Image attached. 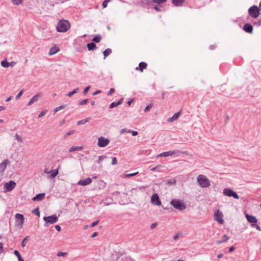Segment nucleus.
I'll return each mask as SVG.
<instances>
[{"label": "nucleus", "mask_w": 261, "mask_h": 261, "mask_svg": "<svg viewBox=\"0 0 261 261\" xmlns=\"http://www.w3.org/2000/svg\"><path fill=\"white\" fill-rule=\"evenodd\" d=\"M70 28L69 22L66 20L62 19L59 21L57 26V30L59 32H66Z\"/></svg>", "instance_id": "obj_1"}, {"label": "nucleus", "mask_w": 261, "mask_h": 261, "mask_svg": "<svg viewBox=\"0 0 261 261\" xmlns=\"http://www.w3.org/2000/svg\"><path fill=\"white\" fill-rule=\"evenodd\" d=\"M15 226L19 229L23 227L24 222V217L22 214L17 213L14 216Z\"/></svg>", "instance_id": "obj_2"}, {"label": "nucleus", "mask_w": 261, "mask_h": 261, "mask_svg": "<svg viewBox=\"0 0 261 261\" xmlns=\"http://www.w3.org/2000/svg\"><path fill=\"white\" fill-rule=\"evenodd\" d=\"M197 181L200 187L206 188L210 186L209 179L204 175H199L197 177Z\"/></svg>", "instance_id": "obj_3"}, {"label": "nucleus", "mask_w": 261, "mask_h": 261, "mask_svg": "<svg viewBox=\"0 0 261 261\" xmlns=\"http://www.w3.org/2000/svg\"><path fill=\"white\" fill-rule=\"evenodd\" d=\"M170 203L174 208L180 211L184 210L186 207L185 204L179 200L173 199Z\"/></svg>", "instance_id": "obj_4"}, {"label": "nucleus", "mask_w": 261, "mask_h": 261, "mask_svg": "<svg viewBox=\"0 0 261 261\" xmlns=\"http://www.w3.org/2000/svg\"><path fill=\"white\" fill-rule=\"evenodd\" d=\"M223 194L228 197H233L234 199H238L239 196L237 193L230 189L225 188L223 190Z\"/></svg>", "instance_id": "obj_5"}, {"label": "nucleus", "mask_w": 261, "mask_h": 261, "mask_svg": "<svg viewBox=\"0 0 261 261\" xmlns=\"http://www.w3.org/2000/svg\"><path fill=\"white\" fill-rule=\"evenodd\" d=\"M43 220L45 222L44 226H46L47 224H54L57 222L58 218L56 215H51L50 216L44 217Z\"/></svg>", "instance_id": "obj_6"}, {"label": "nucleus", "mask_w": 261, "mask_h": 261, "mask_svg": "<svg viewBox=\"0 0 261 261\" xmlns=\"http://www.w3.org/2000/svg\"><path fill=\"white\" fill-rule=\"evenodd\" d=\"M248 13L253 18L257 17L259 14L258 8L256 6L251 7L248 10Z\"/></svg>", "instance_id": "obj_7"}, {"label": "nucleus", "mask_w": 261, "mask_h": 261, "mask_svg": "<svg viewBox=\"0 0 261 261\" xmlns=\"http://www.w3.org/2000/svg\"><path fill=\"white\" fill-rule=\"evenodd\" d=\"M110 140L108 139L101 137L98 139L97 145L100 147H104L107 146Z\"/></svg>", "instance_id": "obj_8"}, {"label": "nucleus", "mask_w": 261, "mask_h": 261, "mask_svg": "<svg viewBox=\"0 0 261 261\" xmlns=\"http://www.w3.org/2000/svg\"><path fill=\"white\" fill-rule=\"evenodd\" d=\"M214 219L217 221L220 224H223L224 220L223 219V214L219 210H218L217 212L214 214Z\"/></svg>", "instance_id": "obj_9"}, {"label": "nucleus", "mask_w": 261, "mask_h": 261, "mask_svg": "<svg viewBox=\"0 0 261 261\" xmlns=\"http://www.w3.org/2000/svg\"><path fill=\"white\" fill-rule=\"evenodd\" d=\"M10 161L8 159L3 160L0 164V175L3 174Z\"/></svg>", "instance_id": "obj_10"}, {"label": "nucleus", "mask_w": 261, "mask_h": 261, "mask_svg": "<svg viewBox=\"0 0 261 261\" xmlns=\"http://www.w3.org/2000/svg\"><path fill=\"white\" fill-rule=\"evenodd\" d=\"M16 185V183L14 181L10 180L8 182H7L5 184L4 188L6 191L10 192L14 189Z\"/></svg>", "instance_id": "obj_11"}, {"label": "nucleus", "mask_w": 261, "mask_h": 261, "mask_svg": "<svg viewBox=\"0 0 261 261\" xmlns=\"http://www.w3.org/2000/svg\"><path fill=\"white\" fill-rule=\"evenodd\" d=\"M151 203L155 205L159 206L161 204V201L157 194H153L151 198Z\"/></svg>", "instance_id": "obj_12"}, {"label": "nucleus", "mask_w": 261, "mask_h": 261, "mask_svg": "<svg viewBox=\"0 0 261 261\" xmlns=\"http://www.w3.org/2000/svg\"><path fill=\"white\" fill-rule=\"evenodd\" d=\"M92 179L90 177H88L87 178L83 180H80L77 184L82 186H86L87 185H89L92 182Z\"/></svg>", "instance_id": "obj_13"}, {"label": "nucleus", "mask_w": 261, "mask_h": 261, "mask_svg": "<svg viewBox=\"0 0 261 261\" xmlns=\"http://www.w3.org/2000/svg\"><path fill=\"white\" fill-rule=\"evenodd\" d=\"M175 154V151H170L167 152H164L158 154L156 158H159L160 157H167L169 156H172Z\"/></svg>", "instance_id": "obj_14"}, {"label": "nucleus", "mask_w": 261, "mask_h": 261, "mask_svg": "<svg viewBox=\"0 0 261 261\" xmlns=\"http://www.w3.org/2000/svg\"><path fill=\"white\" fill-rule=\"evenodd\" d=\"M41 95L40 93H37L35 96H34L29 102L28 106L32 105L34 102H36L38 100L39 98L40 97Z\"/></svg>", "instance_id": "obj_15"}, {"label": "nucleus", "mask_w": 261, "mask_h": 261, "mask_svg": "<svg viewBox=\"0 0 261 261\" xmlns=\"http://www.w3.org/2000/svg\"><path fill=\"white\" fill-rule=\"evenodd\" d=\"M147 64L145 62H142L139 63V66L136 68V70H139L141 72L143 71V69H146Z\"/></svg>", "instance_id": "obj_16"}, {"label": "nucleus", "mask_w": 261, "mask_h": 261, "mask_svg": "<svg viewBox=\"0 0 261 261\" xmlns=\"http://www.w3.org/2000/svg\"><path fill=\"white\" fill-rule=\"evenodd\" d=\"M243 29L247 33H252L253 27L251 24L246 23L244 25Z\"/></svg>", "instance_id": "obj_17"}, {"label": "nucleus", "mask_w": 261, "mask_h": 261, "mask_svg": "<svg viewBox=\"0 0 261 261\" xmlns=\"http://www.w3.org/2000/svg\"><path fill=\"white\" fill-rule=\"evenodd\" d=\"M246 217L248 221L250 223H255L257 222V220L256 219V218L253 216L247 214L246 215Z\"/></svg>", "instance_id": "obj_18"}, {"label": "nucleus", "mask_w": 261, "mask_h": 261, "mask_svg": "<svg viewBox=\"0 0 261 261\" xmlns=\"http://www.w3.org/2000/svg\"><path fill=\"white\" fill-rule=\"evenodd\" d=\"M60 50V48L56 46L51 47L49 51V55L52 56Z\"/></svg>", "instance_id": "obj_19"}, {"label": "nucleus", "mask_w": 261, "mask_h": 261, "mask_svg": "<svg viewBox=\"0 0 261 261\" xmlns=\"http://www.w3.org/2000/svg\"><path fill=\"white\" fill-rule=\"evenodd\" d=\"M45 194L43 193L38 194L33 198V201H40L44 199Z\"/></svg>", "instance_id": "obj_20"}, {"label": "nucleus", "mask_w": 261, "mask_h": 261, "mask_svg": "<svg viewBox=\"0 0 261 261\" xmlns=\"http://www.w3.org/2000/svg\"><path fill=\"white\" fill-rule=\"evenodd\" d=\"M185 0H172V4L176 6H181Z\"/></svg>", "instance_id": "obj_21"}, {"label": "nucleus", "mask_w": 261, "mask_h": 261, "mask_svg": "<svg viewBox=\"0 0 261 261\" xmlns=\"http://www.w3.org/2000/svg\"><path fill=\"white\" fill-rule=\"evenodd\" d=\"M229 240V238L228 237H227L226 234H224L223 236L222 240H220V241H218L217 242V244L219 245L223 243L226 242V241H227Z\"/></svg>", "instance_id": "obj_22"}, {"label": "nucleus", "mask_w": 261, "mask_h": 261, "mask_svg": "<svg viewBox=\"0 0 261 261\" xmlns=\"http://www.w3.org/2000/svg\"><path fill=\"white\" fill-rule=\"evenodd\" d=\"M180 114V112H178V113H175L173 116L171 118H170L168 119V122H172L173 121V120H176L179 116Z\"/></svg>", "instance_id": "obj_23"}, {"label": "nucleus", "mask_w": 261, "mask_h": 261, "mask_svg": "<svg viewBox=\"0 0 261 261\" xmlns=\"http://www.w3.org/2000/svg\"><path fill=\"white\" fill-rule=\"evenodd\" d=\"M122 102V99L120 100L117 102H113L112 103H111V105H110L109 107H110V109L114 108V107H117V106L120 105V104H121Z\"/></svg>", "instance_id": "obj_24"}, {"label": "nucleus", "mask_w": 261, "mask_h": 261, "mask_svg": "<svg viewBox=\"0 0 261 261\" xmlns=\"http://www.w3.org/2000/svg\"><path fill=\"white\" fill-rule=\"evenodd\" d=\"M82 150V147L81 146H72L69 148V152H72L76 150Z\"/></svg>", "instance_id": "obj_25"}, {"label": "nucleus", "mask_w": 261, "mask_h": 261, "mask_svg": "<svg viewBox=\"0 0 261 261\" xmlns=\"http://www.w3.org/2000/svg\"><path fill=\"white\" fill-rule=\"evenodd\" d=\"M165 182L166 185H173L176 184V180L174 178L166 180L165 181Z\"/></svg>", "instance_id": "obj_26"}, {"label": "nucleus", "mask_w": 261, "mask_h": 261, "mask_svg": "<svg viewBox=\"0 0 261 261\" xmlns=\"http://www.w3.org/2000/svg\"><path fill=\"white\" fill-rule=\"evenodd\" d=\"M87 47L89 50H92L96 48V46L95 43H90L87 44Z\"/></svg>", "instance_id": "obj_27"}, {"label": "nucleus", "mask_w": 261, "mask_h": 261, "mask_svg": "<svg viewBox=\"0 0 261 261\" xmlns=\"http://www.w3.org/2000/svg\"><path fill=\"white\" fill-rule=\"evenodd\" d=\"M112 53V50L110 48L106 49L103 51L104 58L105 59L108 56L110 55Z\"/></svg>", "instance_id": "obj_28"}, {"label": "nucleus", "mask_w": 261, "mask_h": 261, "mask_svg": "<svg viewBox=\"0 0 261 261\" xmlns=\"http://www.w3.org/2000/svg\"><path fill=\"white\" fill-rule=\"evenodd\" d=\"M1 66L5 68L8 67H9V62H7L6 60H4L2 61Z\"/></svg>", "instance_id": "obj_29"}, {"label": "nucleus", "mask_w": 261, "mask_h": 261, "mask_svg": "<svg viewBox=\"0 0 261 261\" xmlns=\"http://www.w3.org/2000/svg\"><path fill=\"white\" fill-rule=\"evenodd\" d=\"M66 105H63V106H60L57 107L54 110V113H56L58 111L65 109L66 108Z\"/></svg>", "instance_id": "obj_30"}, {"label": "nucleus", "mask_w": 261, "mask_h": 261, "mask_svg": "<svg viewBox=\"0 0 261 261\" xmlns=\"http://www.w3.org/2000/svg\"><path fill=\"white\" fill-rule=\"evenodd\" d=\"M59 173V170L56 169L55 170L53 173L49 175V177L51 178H55Z\"/></svg>", "instance_id": "obj_31"}, {"label": "nucleus", "mask_w": 261, "mask_h": 261, "mask_svg": "<svg viewBox=\"0 0 261 261\" xmlns=\"http://www.w3.org/2000/svg\"><path fill=\"white\" fill-rule=\"evenodd\" d=\"M11 2L14 5H19L22 3L23 0H11Z\"/></svg>", "instance_id": "obj_32"}, {"label": "nucleus", "mask_w": 261, "mask_h": 261, "mask_svg": "<svg viewBox=\"0 0 261 261\" xmlns=\"http://www.w3.org/2000/svg\"><path fill=\"white\" fill-rule=\"evenodd\" d=\"M167 0H152L153 3L155 4H157L158 5H161L162 4H164L167 2Z\"/></svg>", "instance_id": "obj_33"}, {"label": "nucleus", "mask_w": 261, "mask_h": 261, "mask_svg": "<svg viewBox=\"0 0 261 261\" xmlns=\"http://www.w3.org/2000/svg\"><path fill=\"white\" fill-rule=\"evenodd\" d=\"M138 174V172H136L133 173H130V174H125L123 175V177L128 178L132 176H135Z\"/></svg>", "instance_id": "obj_34"}, {"label": "nucleus", "mask_w": 261, "mask_h": 261, "mask_svg": "<svg viewBox=\"0 0 261 261\" xmlns=\"http://www.w3.org/2000/svg\"><path fill=\"white\" fill-rule=\"evenodd\" d=\"M15 138L16 139V140L18 141V142H19L20 143L22 142L23 141V139L22 138V137H21V136H20L19 135L16 134L15 135Z\"/></svg>", "instance_id": "obj_35"}, {"label": "nucleus", "mask_w": 261, "mask_h": 261, "mask_svg": "<svg viewBox=\"0 0 261 261\" xmlns=\"http://www.w3.org/2000/svg\"><path fill=\"white\" fill-rule=\"evenodd\" d=\"M89 118H87L85 119H83L82 120H80L77 122V124L78 125L84 124L87 123L89 121Z\"/></svg>", "instance_id": "obj_36"}, {"label": "nucleus", "mask_w": 261, "mask_h": 261, "mask_svg": "<svg viewBox=\"0 0 261 261\" xmlns=\"http://www.w3.org/2000/svg\"><path fill=\"white\" fill-rule=\"evenodd\" d=\"M79 91V88H76L72 91L68 93L67 95L69 97L71 96L73 94L76 93Z\"/></svg>", "instance_id": "obj_37"}, {"label": "nucleus", "mask_w": 261, "mask_h": 261, "mask_svg": "<svg viewBox=\"0 0 261 261\" xmlns=\"http://www.w3.org/2000/svg\"><path fill=\"white\" fill-rule=\"evenodd\" d=\"M101 40V37L99 35L96 36L93 39V41L96 42H99Z\"/></svg>", "instance_id": "obj_38"}, {"label": "nucleus", "mask_w": 261, "mask_h": 261, "mask_svg": "<svg viewBox=\"0 0 261 261\" xmlns=\"http://www.w3.org/2000/svg\"><path fill=\"white\" fill-rule=\"evenodd\" d=\"M33 213L35 215L40 216V212L38 208H36L33 211Z\"/></svg>", "instance_id": "obj_39"}, {"label": "nucleus", "mask_w": 261, "mask_h": 261, "mask_svg": "<svg viewBox=\"0 0 261 261\" xmlns=\"http://www.w3.org/2000/svg\"><path fill=\"white\" fill-rule=\"evenodd\" d=\"M153 9L156 11V12H161V7L160 6H155L153 7Z\"/></svg>", "instance_id": "obj_40"}, {"label": "nucleus", "mask_w": 261, "mask_h": 261, "mask_svg": "<svg viewBox=\"0 0 261 261\" xmlns=\"http://www.w3.org/2000/svg\"><path fill=\"white\" fill-rule=\"evenodd\" d=\"M47 110H44V111H42L40 113V114L38 116V117L39 118H41L42 117V116H44L46 113H47Z\"/></svg>", "instance_id": "obj_41"}, {"label": "nucleus", "mask_w": 261, "mask_h": 261, "mask_svg": "<svg viewBox=\"0 0 261 261\" xmlns=\"http://www.w3.org/2000/svg\"><path fill=\"white\" fill-rule=\"evenodd\" d=\"M74 133H75V131L74 130H71V131H70L69 132H67L65 135V138L68 137L69 136H70V135L73 134Z\"/></svg>", "instance_id": "obj_42"}, {"label": "nucleus", "mask_w": 261, "mask_h": 261, "mask_svg": "<svg viewBox=\"0 0 261 261\" xmlns=\"http://www.w3.org/2000/svg\"><path fill=\"white\" fill-rule=\"evenodd\" d=\"M117 163V160L116 158L113 157L112 159V164L113 165H116Z\"/></svg>", "instance_id": "obj_43"}, {"label": "nucleus", "mask_w": 261, "mask_h": 261, "mask_svg": "<svg viewBox=\"0 0 261 261\" xmlns=\"http://www.w3.org/2000/svg\"><path fill=\"white\" fill-rule=\"evenodd\" d=\"M23 90H21L18 93V94L16 95V99H18V98H19L21 95H22L23 94Z\"/></svg>", "instance_id": "obj_44"}, {"label": "nucleus", "mask_w": 261, "mask_h": 261, "mask_svg": "<svg viewBox=\"0 0 261 261\" xmlns=\"http://www.w3.org/2000/svg\"><path fill=\"white\" fill-rule=\"evenodd\" d=\"M67 255L66 252H59L57 254L58 256H64Z\"/></svg>", "instance_id": "obj_45"}, {"label": "nucleus", "mask_w": 261, "mask_h": 261, "mask_svg": "<svg viewBox=\"0 0 261 261\" xmlns=\"http://www.w3.org/2000/svg\"><path fill=\"white\" fill-rule=\"evenodd\" d=\"M14 253V254L18 258H19L21 257L20 254L19 253V252L18 250H15Z\"/></svg>", "instance_id": "obj_46"}, {"label": "nucleus", "mask_w": 261, "mask_h": 261, "mask_svg": "<svg viewBox=\"0 0 261 261\" xmlns=\"http://www.w3.org/2000/svg\"><path fill=\"white\" fill-rule=\"evenodd\" d=\"M252 226L253 227H255L257 230L261 231V227L259 225L253 224H252Z\"/></svg>", "instance_id": "obj_47"}, {"label": "nucleus", "mask_w": 261, "mask_h": 261, "mask_svg": "<svg viewBox=\"0 0 261 261\" xmlns=\"http://www.w3.org/2000/svg\"><path fill=\"white\" fill-rule=\"evenodd\" d=\"M90 88V86H88V87H86V88L84 90V91H83V94H87V93L88 92V91H89V90Z\"/></svg>", "instance_id": "obj_48"}, {"label": "nucleus", "mask_w": 261, "mask_h": 261, "mask_svg": "<svg viewBox=\"0 0 261 261\" xmlns=\"http://www.w3.org/2000/svg\"><path fill=\"white\" fill-rule=\"evenodd\" d=\"M88 101V99H84L83 100H82L81 102H80L79 105H85L86 104Z\"/></svg>", "instance_id": "obj_49"}, {"label": "nucleus", "mask_w": 261, "mask_h": 261, "mask_svg": "<svg viewBox=\"0 0 261 261\" xmlns=\"http://www.w3.org/2000/svg\"><path fill=\"white\" fill-rule=\"evenodd\" d=\"M152 107V105H150L149 106H148L144 110V112H148V111L150 110V109Z\"/></svg>", "instance_id": "obj_50"}, {"label": "nucleus", "mask_w": 261, "mask_h": 261, "mask_svg": "<svg viewBox=\"0 0 261 261\" xmlns=\"http://www.w3.org/2000/svg\"><path fill=\"white\" fill-rule=\"evenodd\" d=\"M98 223V221H95L94 222H93L91 225H90V227L92 228L93 227H94L95 226H96V225H97Z\"/></svg>", "instance_id": "obj_51"}, {"label": "nucleus", "mask_w": 261, "mask_h": 261, "mask_svg": "<svg viewBox=\"0 0 261 261\" xmlns=\"http://www.w3.org/2000/svg\"><path fill=\"white\" fill-rule=\"evenodd\" d=\"M180 236V234L179 233H177L176 234L174 237H173V239L174 240H177L179 237Z\"/></svg>", "instance_id": "obj_52"}, {"label": "nucleus", "mask_w": 261, "mask_h": 261, "mask_svg": "<svg viewBox=\"0 0 261 261\" xmlns=\"http://www.w3.org/2000/svg\"><path fill=\"white\" fill-rule=\"evenodd\" d=\"M115 91V90L113 88H112L110 89V90L109 91V92H108V95H111Z\"/></svg>", "instance_id": "obj_53"}, {"label": "nucleus", "mask_w": 261, "mask_h": 261, "mask_svg": "<svg viewBox=\"0 0 261 261\" xmlns=\"http://www.w3.org/2000/svg\"><path fill=\"white\" fill-rule=\"evenodd\" d=\"M125 132H127V133H130V130H127V129H121V134L124 133H125Z\"/></svg>", "instance_id": "obj_54"}, {"label": "nucleus", "mask_w": 261, "mask_h": 261, "mask_svg": "<svg viewBox=\"0 0 261 261\" xmlns=\"http://www.w3.org/2000/svg\"><path fill=\"white\" fill-rule=\"evenodd\" d=\"M108 3L107 2V1H105L102 3V7L103 8H105L107 7L108 6Z\"/></svg>", "instance_id": "obj_55"}, {"label": "nucleus", "mask_w": 261, "mask_h": 261, "mask_svg": "<svg viewBox=\"0 0 261 261\" xmlns=\"http://www.w3.org/2000/svg\"><path fill=\"white\" fill-rule=\"evenodd\" d=\"M106 158V156L101 155L99 157V162H100L103 159Z\"/></svg>", "instance_id": "obj_56"}, {"label": "nucleus", "mask_w": 261, "mask_h": 261, "mask_svg": "<svg viewBox=\"0 0 261 261\" xmlns=\"http://www.w3.org/2000/svg\"><path fill=\"white\" fill-rule=\"evenodd\" d=\"M156 226H157L156 223H153L151 225L150 227L151 229H154L156 227Z\"/></svg>", "instance_id": "obj_57"}, {"label": "nucleus", "mask_w": 261, "mask_h": 261, "mask_svg": "<svg viewBox=\"0 0 261 261\" xmlns=\"http://www.w3.org/2000/svg\"><path fill=\"white\" fill-rule=\"evenodd\" d=\"M234 250H235V247H233V246H232V247L229 248V252H231L233 251Z\"/></svg>", "instance_id": "obj_58"}, {"label": "nucleus", "mask_w": 261, "mask_h": 261, "mask_svg": "<svg viewBox=\"0 0 261 261\" xmlns=\"http://www.w3.org/2000/svg\"><path fill=\"white\" fill-rule=\"evenodd\" d=\"M3 250V244L2 243H0V253H1Z\"/></svg>", "instance_id": "obj_59"}, {"label": "nucleus", "mask_w": 261, "mask_h": 261, "mask_svg": "<svg viewBox=\"0 0 261 261\" xmlns=\"http://www.w3.org/2000/svg\"><path fill=\"white\" fill-rule=\"evenodd\" d=\"M55 228L58 231H61V227L59 225H56L55 226Z\"/></svg>", "instance_id": "obj_60"}, {"label": "nucleus", "mask_w": 261, "mask_h": 261, "mask_svg": "<svg viewBox=\"0 0 261 261\" xmlns=\"http://www.w3.org/2000/svg\"><path fill=\"white\" fill-rule=\"evenodd\" d=\"M6 109L5 107L0 106V112L5 110Z\"/></svg>", "instance_id": "obj_61"}, {"label": "nucleus", "mask_w": 261, "mask_h": 261, "mask_svg": "<svg viewBox=\"0 0 261 261\" xmlns=\"http://www.w3.org/2000/svg\"><path fill=\"white\" fill-rule=\"evenodd\" d=\"M27 240V238H25L23 240V242L22 243V247H24L25 246V241Z\"/></svg>", "instance_id": "obj_62"}, {"label": "nucleus", "mask_w": 261, "mask_h": 261, "mask_svg": "<svg viewBox=\"0 0 261 261\" xmlns=\"http://www.w3.org/2000/svg\"><path fill=\"white\" fill-rule=\"evenodd\" d=\"M138 135V132L137 131H133L132 135L134 136H137Z\"/></svg>", "instance_id": "obj_63"}, {"label": "nucleus", "mask_w": 261, "mask_h": 261, "mask_svg": "<svg viewBox=\"0 0 261 261\" xmlns=\"http://www.w3.org/2000/svg\"><path fill=\"white\" fill-rule=\"evenodd\" d=\"M15 65V62H11L9 63V66H13Z\"/></svg>", "instance_id": "obj_64"}]
</instances>
